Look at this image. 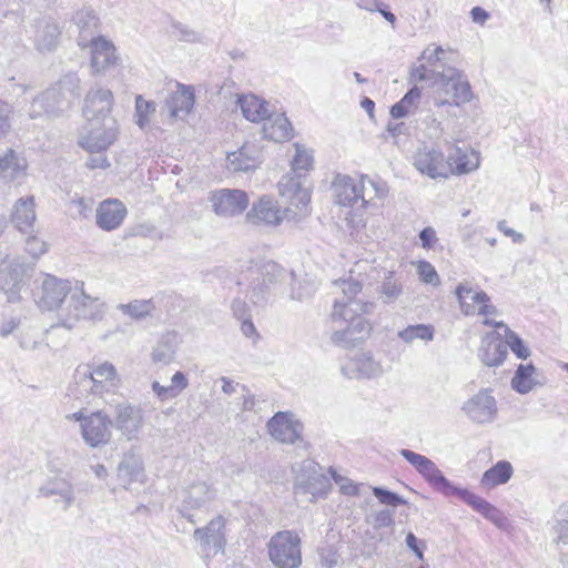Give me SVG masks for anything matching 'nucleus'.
I'll return each instance as SVG.
<instances>
[{
	"label": "nucleus",
	"mask_w": 568,
	"mask_h": 568,
	"mask_svg": "<svg viewBox=\"0 0 568 568\" xmlns=\"http://www.w3.org/2000/svg\"><path fill=\"white\" fill-rule=\"evenodd\" d=\"M75 24L79 28L78 44L82 48L89 45V41L94 36L98 18L91 9H82L73 17Z\"/></svg>",
	"instance_id": "58836bf2"
},
{
	"label": "nucleus",
	"mask_w": 568,
	"mask_h": 568,
	"mask_svg": "<svg viewBox=\"0 0 568 568\" xmlns=\"http://www.w3.org/2000/svg\"><path fill=\"white\" fill-rule=\"evenodd\" d=\"M179 344V335L175 332L163 334L153 347L151 358L154 363L169 364L173 361Z\"/></svg>",
	"instance_id": "4c0bfd02"
},
{
	"label": "nucleus",
	"mask_w": 568,
	"mask_h": 568,
	"mask_svg": "<svg viewBox=\"0 0 568 568\" xmlns=\"http://www.w3.org/2000/svg\"><path fill=\"white\" fill-rule=\"evenodd\" d=\"M111 426L112 422L108 413L103 410L91 413L81 425L82 438L92 448L105 445L111 439Z\"/></svg>",
	"instance_id": "2eb2a0df"
},
{
	"label": "nucleus",
	"mask_w": 568,
	"mask_h": 568,
	"mask_svg": "<svg viewBox=\"0 0 568 568\" xmlns=\"http://www.w3.org/2000/svg\"><path fill=\"white\" fill-rule=\"evenodd\" d=\"M426 135L430 140H438L444 133V128L440 121L434 116H428L426 120Z\"/></svg>",
	"instance_id": "e2e57ef3"
},
{
	"label": "nucleus",
	"mask_w": 568,
	"mask_h": 568,
	"mask_svg": "<svg viewBox=\"0 0 568 568\" xmlns=\"http://www.w3.org/2000/svg\"><path fill=\"white\" fill-rule=\"evenodd\" d=\"M231 310H232V313H233V316L240 321V320H244V318H247V317H251V313H250V307L247 306V304L245 303V301H243L242 298L240 297H235L232 303H231Z\"/></svg>",
	"instance_id": "0e129e2a"
},
{
	"label": "nucleus",
	"mask_w": 568,
	"mask_h": 568,
	"mask_svg": "<svg viewBox=\"0 0 568 568\" xmlns=\"http://www.w3.org/2000/svg\"><path fill=\"white\" fill-rule=\"evenodd\" d=\"M513 475V466L509 462L500 460L491 468L487 469L480 480L486 488H493L507 483Z\"/></svg>",
	"instance_id": "c03bdc74"
},
{
	"label": "nucleus",
	"mask_w": 568,
	"mask_h": 568,
	"mask_svg": "<svg viewBox=\"0 0 568 568\" xmlns=\"http://www.w3.org/2000/svg\"><path fill=\"white\" fill-rule=\"evenodd\" d=\"M263 136L274 142H283L292 136V125L284 114L273 113L270 110V114L261 121Z\"/></svg>",
	"instance_id": "cd10ccee"
},
{
	"label": "nucleus",
	"mask_w": 568,
	"mask_h": 568,
	"mask_svg": "<svg viewBox=\"0 0 568 568\" xmlns=\"http://www.w3.org/2000/svg\"><path fill=\"white\" fill-rule=\"evenodd\" d=\"M49 90H55L60 93L58 99L63 98L65 100L67 109L73 99L80 97V79L75 73H68L63 75L55 85L49 88Z\"/></svg>",
	"instance_id": "a18cd8bd"
},
{
	"label": "nucleus",
	"mask_w": 568,
	"mask_h": 568,
	"mask_svg": "<svg viewBox=\"0 0 568 568\" xmlns=\"http://www.w3.org/2000/svg\"><path fill=\"white\" fill-rule=\"evenodd\" d=\"M236 103L243 116L250 122H260L270 114V104L255 94L237 95Z\"/></svg>",
	"instance_id": "72a5a7b5"
},
{
	"label": "nucleus",
	"mask_w": 568,
	"mask_h": 568,
	"mask_svg": "<svg viewBox=\"0 0 568 568\" xmlns=\"http://www.w3.org/2000/svg\"><path fill=\"white\" fill-rule=\"evenodd\" d=\"M449 81L455 79L454 90H453V99L455 105H460L464 103H468L473 99V92L470 89V84L465 78V75L457 69L447 67L446 75Z\"/></svg>",
	"instance_id": "37998d69"
},
{
	"label": "nucleus",
	"mask_w": 568,
	"mask_h": 568,
	"mask_svg": "<svg viewBox=\"0 0 568 568\" xmlns=\"http://www.w3.org/2000/svg\"><path fill=\"white\" fill-rule=\"evenodd\" d=\"M295 154L292 160V170L294 174H300V171H308L313 165L312 151L304 149L298 143L294 144Z\"/></svg>",
	"instance_id": "8fccbe9b"
},
{
	"label": "nucleus",
	"mask_w": 568,
	"mask_h": 568,
	"mask_svg": "<svg viewBox=\"0 0 568 568\" xmlns=\"http://www.w3.org/2000/svg\"><path fill=\"white\" fill-rule=\"evenodd\" d=\"M348 324L352 327V334L356 337L357 342L363 341L371 335L372 325L362 315L352 318Z\"/></svg>",
	"instance_id": "6e6d98bb"
},
{
	"label": "nucleus",
	"mask_w": 568,
	"mask_h": 568,
	"mask_svg": "<svg viewBox=\"0 0 568 568\" xmlns=\"http://www.w3.org/2000/svg\"><path fill=\"white\" fill-rule=\"evenodd\" d=\"M343 292L345 300H355V296L362 291V284L355 280H341L336 283Z\"/></svg>",
	"instance_id": "680f3d73"
},
{
	"label": "nucleus",
	"mask_w": 568,
	"mask_h": 568,
	"mask_svg": "<svg viewBox=\"0 0 568 568\" xmlns=\"http://www.w3.org/2000/svg\"><path fill=\"white\" fill-rule=\"evenodd\" d=\"M213 212L224 219L241 215L248 206L247 194L239 189H220L210 193Z\"/></svg>",
	"instance_id": "f8f14e48"
},
{
	"label": "nucleus",
	"mask_w": 568,
	"mask_h": 568,
	"mask_svg": "<svg viewBox=\"0 0 568 568\" xmlns=\"http://www.w3.org/2000/svg\"><path fill=\"white\" fill-rule=\"evenodd\" d=\"M225 520L222 516H217L212 519L205 528H197L194 531V538L201 545L206 546L212 544L215 548V551H220L223 549L225 539H224V529Z\"/></svg>",
	"instance_id": "473e14b6"
},
{
	"label": "nucleus",
	"mask_w": 568,
	"mask_h": 568,
	"mask_svg": "<svg viewBox=\"0 0 568 568\" xmlns=\"http://www.w3.org/2000/svg\"><path fill=\"white\" fill-rule=\"evenodd\" d=\"M214 497V490L206 483L192 484L181 493L180 513L191 523H194L191 511L205 507Z\"/></svg>",
	"instance_id": "f3484780"
},
{
	"label": "nucleus",
	"mask_w": 568,
	"mask_h": 568,
	"mask_svg": "<svg viewBox=\"0 0 568 568\" xmlns=\"http://www.w3.org/2000/svg\"><path fill=\"white\" fill-rule=\"evenodd\" d=\"M262 162V152L253 143H245L240 149L226 154V168L229 171L248 172Z\"/></svg>",
	"instance_id": "4be33fe9"
},
{
	"label": "nucleus",
	"mask_w": 568,
	"mask_h": 568,
	"mask_svg": "<svg viewBox=\"0 0 568 568\" xmlns=\"http://www.w3.org/2000/svg\"><path fill=\"white\" fill-rule=\"evenodd\" d=\"M456 295L460 308L466 315H484V320H486L497 314V308L490 303V297L483 291L474 290L468 283L459 284Z\"/></svg>",
	"instance_id": "4468645a"
},
{
	"label": "nucleus",
	"mask_w": 568,
	"mask_h": 568,
	"mask_svg": "<svg viewBox=\"0 0 568 568\" xmlns=\"http://www.w3.org/2000/svg\"><path fill=\"white\" fill-rule=\"evenodd\" d=\"M267 432L275 440L294 445L303 442V424L291 412H278L267 422Z\"/></svg>",
	"instance_id": "ddd939ff"
},
{
	"label": "nucleus",
	"mask_w": 568,
	"mask_h": 568,
	"mask_svg": "<svg viewBox=\"0 0 568 568\" xmlns=\"http://www.w3.org/2000/svg\"><path fill=\"white\" fill-rule=\"evenodd\" d=\"M420 99V90L417 87L412 88L400 101L390 108V115L394 119H400L412 113Z\"/></svg>",
	"instance_id": "de8ad7c7"
},
{
	"label": "nucleus",
	"mask_w": 568,
	"mask_h": 568,
	"mask_svg": "<svg viewBox=\"0 0 568 568\" xmlns=\"http://www.w3.org/2000/svg\"><path fill=\"white\" fill-rule=\"evenodd\" d=\"M496 334H488L486 338L483 339L481 348L479 351V357L481 362L488 366H499L504 363L508 355L507 345L495 338Z\"/></svg>",
	"instance_id": "2f4dec72"
},
{
	"label": "nucleus",
	"mask_w": 568,
	"mask_h": 568,
	"mask_svg": "<svg viewBox=\"0 0 568 568\" xmlns=\"http://www.w3.org/2000/svg\"><path fill=\"white\" fill-rule=\"evenodd\" d=\"M32 28V41L39 52H51L58 47L61 29L52 18L41 17L36 20Z\"/></svg>",
	"instance_id": "a211bd4d"
},
{
	"label": "nucleus",
	"mask_w": 568,
	"mask_h": 568,
	"mask_svg": "<svg viewBox=\"0 0 568 568\" xmlns=\"http://www.w3.org/2000/svg\"><path fill=\"white\" fill-rule=\"evenodd\" d=\"M152 390L161 402L174 399L182 393V390L169 389L168 386H162L159 382L152 384Z\"/></svg>",
	"instance_id": "774afa93"
},
{
	"label": "nucleus",
	"mask_w": 568,
	"mask_h": 568,
	"mask_svg": "<svg viewBox=\"0 0 568 568\" xmlns=\"http://www.w3.org/2000/svg\"><path fill=\"white\" fill-rule=\"evenodd\" d=\"M109 412L114 415V425L128 440L138 438L142 424V412L139 406H133L121 394H111V398H104Z\"/></svg>",
	"instance_id": "423d86ee"
},
{
	"label": "nucleus",
	"mask_w": 568,
	"mask_h": 568,
	"mask_svg": "<svg viewBox=\"0 0 568 568\" xmlns=\"http://www.w3.org/2000/svg\"><path fill=\"white\" fill-rule=\"evenodd\" d=\"M383 372L384 369L381 362L375 359L371 353L356 355L341 368L342 375L349 379L373 378L381 376Z\"/></svg>",
	"instance_id": "412c9836"
},
{
	"label": "nucleus",
	"mask_w": 568,
	"mask_h": 568,
	"mask_svg": "<svg viewBox=\"0 0 568 568\" xmlns=\"http://www.w3.org/2000/svg\"><path fill=\"white\" fill-rule=\"evenodd\" d=\"M345 328L335 329L332 333L331 339L335 345L343 347L355 346L357 343L356 337L352 334V327L346 323Z\"/></svg>",
	"instance_id": "864d4df0"
},
{
	"label": "nucleus",
	"mask_w": 568,
	"mask_h": 568,
	"mask_svg": "<svg viewBox=\"0 0 568 568\" xmlns=\"http://www.w3.org/2000/svg\"><path fill=\"white\" fill-rule=\"evenodd\" d=\"M434 326L429 324L408 325L398 332V337L406 344H412L417 339L427 343L434 339Z\"/></svg>",
	"instance_id": "49530a36"
},
{
	"label": "nucleus",
	"mask_w": 568,
	"mask_h": 568,
	"mask_svg": "<svg viewBox=\"0 0 568 568\" xmlns=\"http://www.w3.org/2000/svg\"><path fill=\"white\" fill-rule=\"evenodd\" d=\"M292 275L273 261H266L250 268V300L255 305H264L272 297L281 296L283 282Z\"/></svg>",
	"instance_id": "f03ea898"
},
{
	"label": "nucleus",
	"mask_w": 568,
	"mask_h": 568,
	"mask_svg": "<svg viewBox=\"0 0 568 568\" xmlns=\"http://www.w3.org/2000/svg\"><path fill=\"white\" fill-rule=\"evenodd\" d=\"M33 264L21 262L20 258H6L0 263V288L4 291L9 302L20 300V292L31 277Z\"/></svg>",
	"instance_id": "6e6552de"
},
{
	"label": "nucleus",
	"mask_w": 568,
	"mask_h": 568,
	"mask_svg": "<svg viewBox=\"0 0 568 568\" xmlns=\"http://www.w3.org/2000/svg\"><path fill=\"white\" fill-rule=\"evenodd\" d=\"M278 193L286 203V213L298 221L310 214V185L302 174L284 175L277 183Z\"/></svg>",
	"instance_id": "20e7f679"
},
{
	"label": "nucleus",
	"mask_w": 568,
	"mask_h": 568,
	"mask_svg": "<svg viewBox=\"0 0 568 568\" xmlns=\"http://www.w3.org/2000/svg\"><path fill=\"white\" fill-rule=\"evenodd\" d=\"M542 381L539 379L536 367L531 364L518 365L510 385L514 390L525 395L531 392L536 386H541Z\"/></svg>",
	"instance_id": "f704fd0d"
},
{
	"label": "nucleus",
	"mask_w": 568,
	"mask_h": 568,
	"mask_svg": "<svg viewBox=\"0 0 568 568\" xmlns=\"http://www.w3.org/2000/svg\"><path fill=\"white\" fill-rule=\"evenodd\" d=\"M373 308L374 304L371 302H362L359 300L335 301L332 318L334 322L348 323L352 318L372 313Z\"/></svg>",
	"instance_id": "c756f323"
},
{
	"label": "nucleus",
	"mask_w": 568,
	"mask_h": 568,
	"mask_svg": "<svg viewBox=\"0 0 568 568\" xmlns=\"http://www.w3.org/2000/svg\"><path fill=\"white\" fill-rule=\"evenodd\" d=\"M446 161L450 163V174H467L479 168V153L475 150L465 151L456 146L449 152Z\"/></svg>",
	"instance_id": "7c9ffc66"
},
{
	"label": "nucleus",
	"mask_w": 568,
	"mask_h": 568,
	"mask_svg": "<svg viewBox=\"0 0 568 568\" xmlns=\"http://www.w3.org/2000/svg\"><path fill=\"white\" fill-rule=\"evenodd\" d=\"M71 282L48 275L42 282L41 303L48 310L68 307V300L73 293Z\"/></svg>",
	"instance_id": "dca6fc26"
},
{
	"label": "nucleus",
	"mask_w": 568,
	"mask_h": 568,
	"mask_svg": "<svg viewBox=\"0 0 568 568\" xmlns=\"http://www.w3.org/2000/svg\"><path fill=\"white\" fill-rule=\"evenodd\" d=\"M171 36L179 41L195 42L199 37L197 33L180 22H173L171 24Z\"/></svg>",
	"instance_id": "13d9d810"
},
{
	"label": "nucleus",
	"mask_w": 568,
	"mask_h": 568,
	"mask_svg": "<svg viewBox=\"0 0 568 568\" xmlns=\"http://www.w3.org/2000/svg\"><path fill=\"white\" fill-rule=\"evenodd\" d=\"M400 456H403L417 471L423 467V465L427 462L428 457L417 454L413 450L403 448L399 452Z\"/></svg>",
	"instance_id": "69168bd1"
},
{
	"label": "nucleus",
	"mask_w": 568,
	"mask_h": 568,
	"mask_svg": "<svg viewBox=\"0 0 568 568\" xmlns=\"http://www.w3.org/2000/svg\"><path fill=\"white\" fill-rule=\"evenodd\" d=\"M60 93L55 90H45L36 97L29 108L28 114L30 119H39L44 115H57L65 109V100L58 99Z\"/></svg>",
	"instance_id": "393cba45"
},
{
	"label": "nucleus",
	"mask_w": 568,
	"mask_h": 568,
	"mask_svg": "<svg viewBox=\"0 0 568 568\" xmlns=\"http://www.w3.org/2000/svg\"><path fill=\"white\" fill-rule=\"evenodd\" d=\"M246 219L253 224L272 226L281 224L285 219L292 220L285 209L281 210L278 205L268 197H262L258 202L254 203L252 209L247 212Z\"/></svg>",
	"instance_id": "aec40b11"
},
{
	"label": "nucleus",
	"mask_w": 568,
	"mask_h": 568,
	"mask_svg": "<svg viewBox=\"0 0 568 568\" xmlns=\"http://www.w3.org/2000/svg\"><path fill=\"white\" fill-rule=\"evenodd\" d=\"M195 102L191 87L176 83V90L166 100V109L170 121L184 119L193 110Z\"/></svg>",
	"instance_id": "5701e85b"
},
{
	"label": "nucleus",
	"mask_w": 568,
	"mask_h": 568,
	"mask_svg": "<svg viewBox=\"0 0 568 568\" xmlns=\"http://www.w3.org/2000/svg\"><path fill=\"white\" fill-rule=\"evenodd\" d=\"M417 273L420 281L426 284L437 285L439 283V276L429 262L419 261L417 264Z\"/></svg>",
	"instance_id": "4d7b16f0"
},
{
	"label": "nucleus",
	"mask_w": 568,
	"mask_h": 568,
	"mask_svg": "<svg viewBox=\"0 0 568 568\" xmlns=\"http://www.w3.org/2000/svg\"><path fill=\"white\" fill-rule=\"evenodd\" d=\"M332 189L335 196V202L342 206H353L359 201V178H353L347 174H336Z\"/></svg>",
	"instance_id": "bb28decb"
},
{
	"label": "nucleus",
	"mask_w": 568,
	"mask_h": 568,
	"mask_svg": "<svg viewBox=\"0 0 568 568\" xmlns=\"http://www.w3.org/2000/svg\"><path fill=\"white\" fill-rule=\"evenodd\" d=\"M465 416L478 425L493 423L498 413L497 400L493 396V390L481 388L462 406Z\"/></svg>",
	"instance_id": "9d476101"
},
{
	"label": "nucleus",
	"mask_w": 568,
	"mask_h": 568,
	"mask_svg": "<svg viewBox=\"0 0 568 568\" xmlns=\"http://www.w3.org/2000/svg\"><path fill=\"white\" fill-rule=\"evenodd\" d=\"M372 490L374 496L379 500V503L384 505L396 507L398 505L406 504V500L403 497L385 488L373 487Z\"/></svg>",
	"instance_id": "5fc2aeb1"
},
{
	"label": "nucleus",
	"mask_w": 568,
	"mask_h": 568,
	"mask_svg": "<svg viewBox=\"0 0 568 568\" xmlns=\"http://www.w3.org/2000/svg\"><path fill=\"white\" fill-rule=\"evenodd\" d=\"M74 385L72 392L75 397L87 398L94 395L104 400L111 398V394H116L111 389L119 386V377L115 367L109 362L82 365L75 369Z\"/></svg>",
	"instance_id": "f257e3e1"
},
{
	"label": "nucleus",
	"mask_w": 568,
	"mask_h": 568,
	"mask_svg": "<svg viewBox=\"0 0 568 568\" xmlns=\"http://www.w3.org/2000/svg\"><path fill=\"white\" fill-rule=\"evenodd\" d=\"M126 214L122 202L109 199L100 203L97 209V224L104 231H112L119 227Z\"/></svg>",
	"instance_id": "a878e982"
},
{
	"label": "nucleus",
	"mask_w": 568,
	"mask_h": 568,
	"mask_svg": "<svg viewBox=\"0 0 568 568\" xmlns=\"http://www.w3.org/2000/svg\"><path fill=\"white\" fill-rule=\"evenodd\" d=\"M483 324L496 328H504L505 345H507V349L510 348L518 358L527 359L530 356V349L525 345L524 341L518 336L517 333L511 331L504 322H497L490 318H486L483 321Z\"/></svg>",
	"instance_id": "ea45409f"
},
{
	"label": "nucleus",
	"mask_w": 568,
	"mask_h": 568,
	"mask_svg": "<svg viewBox=\"0 0 568 568\" xmlns=\"http://www.w3.org/2000/svg\"><path fill=\"white\" fill-rule=\"evenodd\" d=\"M453 495H458L463 500H465L468 505H470L476 511L480 513L481 515L490 506V504L487 500L473 494L471 491L465 488H457L454 486Z\"/></svg>",
	"instance_id": "3c124183"
},
{
	"label": "nucleus",
	"mask_w": 568,
	"mask_h": 568,
	"mask_svg": "<svg viewBox=\"0 0 568 568\" xmlns=\"http://www.w3.org/2000/svg\"><path fill=\"white\" fill-rule=\"evenodd\" d=\"M113 103V94L108 89H95L88 92L84 99L83 115L87 121H104V118H110Z\"/></svg>",
	"instance_id": "6ab92c4d"
},
{
	"label": "nucleus",
	"mask_w": 568,
	"mask_h": 568,
	"mask_svg": "<svg viewBox=\"0 0 568 568\" xmlns=\"http://www.w3.org/2000/svg\"><path fill=\"white\" fill-rule=\"evenodd\" d=\"M88 47L91 48V67L94 72H103L115 64V48L105 38L92 37Z\"/></svg>",
	"instance_id": "b1692460"
},
{
	"label": "nucleus",
	"mask_w": 568,
	"mask_h": 568,
	"mask_svg": "<svg viewBox=\"0 0 568 568\" xmlns=\"http://www.w3.org/2000/svg\"><path fill=\"white\" fill-rule=\"evenodd\" d=\"M294 487L296 495H311L310 500H313L318 496L326 495L331 489V483L316 462L305 459L295 469Z\"/></svg>",
	"instance_id": "0eeeda50"
},
{
	"label": "nucleus",
	"mask_w": 568,
	"mask_h": 568,
	"mask_svg": "<svg viewBox=\"0 0 568 568\" xmlns=\"http://www.w3.org/2000/svg\"><path fill=\"white\" fill-rule=\"evenodd\" d=\"M437 65H434L433 69H428L426 65L424 64H420L419 67H416L413 71H412V78L414 80H417V81H427V80H430V79H436V74L438 73L437 70Z\"/></svg>",
	"instance_id": "338daca9"
},
{
	"label": "nucleus",
	"mask_w": 568,
	"mask_h": 568,
	"mask_svg": "<svg viewBox=\"0 0 568 568\" xmlns=\"http://www.w3.org/2000/svg\"><path fill=\"white\" fill-rule=\"evenodd\" d=\"M329 474L334 481L339 485L341 491L345 495L356 496L358 495V487L348 478L343 477L336 473L334 468H329Z\"/></svg>",
	"instance_id": "052dcab7"
},
{
	"label": "nucleus",
	"mask_w": 568,
	"mask_h": 568,
	"mask_svg": "<svg viewBox=\"0 0 568 568\" xmlns=\"http://www.w3.org/2000/svg\"><path fill=\"white\" fill-rule=\"evenodd\" d=\"M359 200L363 203L364 207H368V205L374 200H384L387 197L389 189L386 182L379 179H371L367 175L359 176Z\"/></svg>",
	"instance_id": "e433bc0d"
},
{
	"label": "nucleus",
	"mask_w": 568,
	"mask_h": 568,
	"mask_svg": "<svg viewBox=\"0 0 568 568\" xmlns=\"http://www.w3.org/2000/svg\"><path fill=\"white\" fill-rule=\"evenodd\" d=\"M106 305L98 297H91L83 291V282H77L74 291L68 300V307L59 311V324L68 329L83 318L92 322L101 321Z\"/></svg>",
	"instance_id": "7ed1b4c3"
},
{
	"label": "nucleus",
	"mask_w": 568,
	"mask_h": 568,
	"mask_svg": "<svg viewBox=\"0 0 568 568\" xmlns=\"http://www.w3.org/2000/svg\"><path fill=\"white\" fill-rule=\"evenodd\" d=\"M402 293V285L392 277L386 278L381 287V297L384 303H393Z\"/></svg>",
	"instance_id": "603ef678"
},
{
	"label": "nucleus",
	"mask_w": 568,
	"mask_h": 568,
	"mask_svg": "<svg viewBox=\"0 0 568 568\" xmlns=\"http://www.w3.org/2000/svg\"><path fill=\"white\" fill-rule=\"evenodd\" d=\"M27 161L14 150L8 149L0 155V180L16 181L26 174Z\"/></svg>",
	"instance_id": "c9c22d12"
},
{
	"label": "nucleus",
	"mask_w": 568,
	"mask_h": 568,
	"mask_svg": "<svg viewBox=\"0 0 568 568\" xmlns=\"http://www.w3.org/2000/svg\"><path fill=\"white\" fill-rule=\"evenodd\" d=\"M39 493L43 497H59L57 501H63L64 509L68 508L74 499L72 485L63 478H55L48 481L40 488Z\"/></svg>",
	"instance_id": "a19ab883"
},
{
	"label": "nucleus",
	"mask_w": 568,
	"mask_h": 568,
	"mask_svg": "<svg viewBox=\"0 0 568 568\" xmlns=\"http://www.w3.org/2000/svg\"><path fill=\"white\" fill-rule=\"evenodd\" d=\"M116 132V121L113 118H104L100 123L88 121L79 144L90 153L104 152L115 141Z\"/></svg>",
	"instance_id": "1a4fd4ad"
},
{
	"label": "nucleus",
	"mask_w": 568,
	"mask_h": 568,
	"mask_svg": "<svg viewBox=\"0 0 568 568\" xmlns=\"http://www.w3.org/2000/svg\"><path fill=\"white\" fill-rule=\"evenodd\" d=\"M141 467L132 458H124L119 465V477L124 485L139 480Z\"/></svg>",
	"instance_id": "09e8293b"
},
{
	"label": "nucleus",
	"mask_w": 568,
	"mask_h": 568,
	"mask_svg": "<svg viewBox=\"0 0 568 568\" xmlns=\"http://www.w3.org/2000/svg\"><path fill=\"white\" fill-rule=\"evenodd\" d=\"M26 251L34 258H38L48 251V244L37 235H30L26 240Z\"/></svg>",
	"instance_id": "bf43d9fd"
},
{
	"label": "nucleus",
	"mask_w": 568,
	"mask_h": 568,
	"mask_svg": "<svg viewBox=\"0 0 568 568\" xmlns=\"http://www.w3.org/2000/svg\"><path fill=\"white\" fill-rule=\"evenodd\" d=\"M413 165L422 174L430 178H447L452 172L450 163L446 161L444 153L433 146L423 143L413 155Z\"/></svg>",
	"instance_id": "9b49d317"
},
{
	"label": "nucleus",
	"mask_w": 568,
	"mask_h": 568,
	"mask_svg": "<svg viewBox=\"0 0 568 568\" xmlns=\"http://www.w3.org/2000/svg\"><path fill=\"white\" fill-rule=\"evenodd\" d=\"M267 554L276 568H298L302 565L301 538L293 530H281L267 542Z\"/></svg>",
	"instance_id": "39448f33"
},
{
	"label": "nucleus",
	"mask_w": 568,
	"mask_h": 568,
	"mask_svg": "<svg viewBox=\"0 0 568 568\" xmlns=\"http://www.w3.org/2000/svg\"><path fill=\"white\" fill-rule=\"evenodd\" d=\"M418 474L422 475L438 491L447 496L453 495V484L444 476L442 470L432 459H427V462L418 470Z\"/></svg>",
	"instance_id": "79ce46f5"
},
{
	"label": "nucleus",
	"mask_w": 568,
	"mask_h": 568,
	"mask_svg": "<svg viewBox=\"0 0 568 568\" xmlns=\"http://www.w3.org/2000/svg\"><path fill=\"white\" fill-rule=\"evenodd\" d=\"M11 222L22 233L32 230L36 222L33 196L20 197L16 201L11 213Z\"/></svg>",
	"instance_id": "c85d7f7f"
}]
</instances>
